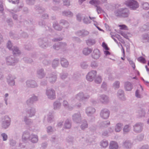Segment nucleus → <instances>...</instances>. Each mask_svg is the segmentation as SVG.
Instances as JSON below:
<instances>
[{
	"mask_svg": "<svg viewBox=\"0 0 149 149\" xmlns=\"http://www.w3.org/2000/svg\"><path fill=\"white\" fill-rule=\"evenodd\" d=\"M1 120L2 121V127L3 128L6 129L10 125L11 120L8 116H2L1 118Z\"/></svg>",
	"mask_w": 149,
	"mask_h": 149,
	"instance_id": "f257e3e1",
	"label": "nucleus"
},
{
	"mask_svg": "<svg viewBox=\"0 0 149 149\" xmlns=\"http://www.w3.org/2000/svg\"><path fill=\"white\" fill-rule=\"evenodd\" d=\"M63 106L67 108L68 106V102L66 100H64L63 103Z\"/></svg>",
	"mask_w": 149,
	"mask_h": 149,
	"instance_id": "864d4df0",
	"label": "nucleus"
},
{
	"mask_svg": "<svg viewBox=\"0 0 149 149\" xmlns=\"http://www.w3.org/2000/svg\"><path fill=\"white\" fill-rule=\"evenodd\" d=\"M86 42L88 45H90L94 44L95 43V41L94 40L89 39L86 41Z\"/></svg>",
	"mask_w": 149,
	"mask_h": 149,
	"instance_id": "72a5a7b5",
	"label": "nucleus"
},
{
	"mask_svg": "<svg viewBox=\"0 0 149 149\" xmlns=\"http://www.w3.org/2000/svg\"><path fill=\"white\" fill-rule=\"evenodd\" d=\"M16 143V142L15 140L13 139H11L10 140V144L12 146H15Z\"/></svg>",
	"mask_w": 149,
	"mask_h": 149,
	"instance_id": "c03bdc74",
	"label": "nucleus"
},
{
	"mask_svg": "<svg viewBox=\"0 0 149 149\" xmlns=\"http://www.w3.org/2000/svg\"><path fill=\"white\" fill-rule=\"evenodd\" d=\"M104 53L106 55H110V54L109 52L107 51H105L104 52Z\"/></svg>",
	"mask_w": 149,
	"mask_h": 149,
	"instance_id": "774afa93",
	"label": "nucleus"
},
{
	"mask_svg": "<svg viewBox=\"0 0 149 149\" xmlns=\"http://www.w3.org/2000/svg\"><path fill=\"white\" fill-rule=\"evenodd\" d=\"M53 105L54 109L56 110L60 108L61 104L59 101H56L54 102Z\"/></svg>",
	"mask_w": 149,
	"mask_h": 149,
	"instance_id": "6ab92c4d",
	"label": "nucleus"
},
{
	"mask_svg": "<svg viewBox=\"0 0 149 149\" xmlns=\"http://www.w3.org/2000/svg\"><path fill=\"white\" fill-rule=\"evenodd\" d=\"M110 124V121L109 120H106L102 122V125L105 127H107L108 125Z\"/></svg>",
	"mask_w": 149,
	"mask_h": 149,
	"instance_id": "a19ab883",
	"label": "nucleus"
},
{
	"mask_svg": "<svg viewBox=\"0 0 149 149\" xmlns=\"http://www.w3.org/2000/svg\"><path fill=\"white\" fill-rule=\"evenodd\" d=\"M113 87L115 89H118L120 87V82L118 81H116L113 84Z\"/></svg>",
	"mask_w": 149,
	"mask_h": 149,
	"instance_id": "c9c22d12",
	"label": "nucleus"
},
{
	"mask_svg": "<svg viewBox=\"0 0 149 149\" xmlns=\"http://www.w3.org/2000/svg\"><path fill=\"white\" fill-rule=\"evenodd\" d=\"M24 121L26 124L29 125L31 124L32 123V120L31 119H29L27 117L25 116L24 119Z\"/></svg>",
	"mask_w": 149,
	"mask_h": 149,
	"instance_id": "c756f323",
	"label": "nucleus"
},
{
	"mask_svg": "<svg viewBox=\"0 0 149 149\" xmlns=\"http://www.w3.org/2000/svg\"><path fill=\"white\" fill-rule=\"evenodd\" d=\"M120 29H127V26L125 25H118Z\"/></svg>",
	"mask_w": 149,
	"mask_h": 149,
	"instance_id": "3c124183",
	"label": "nucleus"
},
{
	"mask_svg": "<svg viewBox=\"0 0 149 149\" xmlns=\"http://www.w3.org/2000/svg\"><path fill=\"white\" fill-rule=\"evenodd\" d=\"M132 144L131 141L129 140H126L123 142V146L127 148H131Z\"/></svg>",
	"mask_w": 149,
	"mask_h": 149,
	"instance_id": "b1692460",
	"label": "nucleus"
},
{
	"mask_svg": "<svg viewBox=\"0 0 149 149\" xmlns=\"http://www.w3.org/2000/svg\"><path fill=\"white\" fill-rule=\"evenodd\" d=\"M143 7L144 9L148 10L149 8V4L147 3H145L143 4Z\"/></svg>",
	"mask_w": 149,
	"mask_h": 149,
	"instance_id": "37998d69",
	"label": "nucleus"
},
{
	"mask_svg": "<svg viewBox=\"0 0 149 149\" xmlns=\"http://www.w3.org/2000/svg\"><path fill=\"white\" fill-rule=\"evenodd\" d=\"M37 73V76L39 78H42L45 76V74L44 72V70L42 69H38Z\"/></svg>",
	"mask_w": 149,
	"mask_h": 149,
	"instance_id": "aec40b11",
	"label": "nucleus"
},
{
	"mask_svg": "<svg viewBox=\"0 0 149 149\" xmlns=\"http://www.w3.org/2000/svg\"><path fill=\"white\" fill-rule=\"evenodd\" d=\"M90 3L92 5H95L97 6V5L99 3V2L97 0H92L90 1Z\"/></svg>",
	"mask_w": 149,
	"mask_h": 149,
	"instance_id": "ea45409f",
	"label": "nucleus"
},
{
	"mask_svg": "<svg viewBox=\"0 0 149 149\" xmlns=\"http://www.w3.org/2000/svg\"><path fill=\"white\" fill-rule=\"evenodd\" d=\"M100 57V52L97 49L95 50L93 52V57L95 59H97Z\"/></svg>",
	"mask_w": 149,
	"mask_h": 149,
	"instance_id": "cd10ccee",
	"label": "nucleus"
},
{
	"mask_svg": "<svg viewBox=\"0 0 149 149\" xmlns=\"http://www.w3.org/2000/svg\"><path fill=\"white\" fill-rule=\"evenodd\" d=\"M108 145V141L105 140H103L100 143L101 146L104 148H106Z\"/></svg>",
	"mask_w": 149,
	"mask_h": 149,
	"instance_id": "2f4dec72",
	"label": "nucleus"
},
{
	"mask_svg": "<svg viewBox=\"0 0 149 149\" xmlns=\"http://www.w3.org/2000/svg\"><path fill=\"white\" fill-rule=\"evenodd\" d=\"M64 126L65 129H70L71 126V121L69 119H67L65 122Z\"/></svg>",
	"mask_w": 149,
	"mask_h": 149,
	"instance_id": "a878e982",
	"label": "nucleus"
},
{
	"mask_svg": "<svg viewBox=\"0 0 149 149\" xmlns=\"http://www.w3.org/2000/svg\"><path fill=\"white\" fill-rule=\"evenodd\" d=\"M29 140L33 143H36L38 140V137L37 135L32 134L30 136Z\"/></svg>",
	"mask_w": 149,
	"mask_h": 149,
	"instance_id": "412c9836",
	"label": "nucleus"
},
{
	"mask_svg": "<svg viewBox=\"0 0 149 149\" xmlns=\"http://www.w3.org/2000/svg\"><path fill=\"white\" fill-rule=\"evenodd\" d=\"M56 74L54 72L49 74V80L50 82L52 83L55 82L56 80Z\"/></svg>",
	"mask_w": 149,
	"mask_h": 149,
	"instance_id": "2eb2a0df",
	"label": "nucleus"
},
{
	"mask_svg": "<svg viewBox=\"0 0 149 149\" xmlns=\"http://www.w3.org/2000/svg\"><path fill=\"white\" fill-rule=\"evenodd\" d=\"M99 98L100 101L102 103L106 104L109 102L108 97L105 95L103 94L100 95Z\"/></svg>",
	"mask_w": 149,
	"mask_h": 149,
	"instance_id": "4468645a",
	"label": "nucleus"
},
{
	"mask_svg": "<svg viewBox=\"0 0 149 149\" xmlns=\"http://www.w3.org/2000/svg\"><path fill=\"white\" fill-rule=\"evenodd\" d=\"M47 143L46 142H44L42 143L41 145V147L43 148L44 149L47 147Z\"/></svg>",
	"mask_w": 149,
	"mask_h": 149,
	"instance_id": "13d9d810",
	"label": "nucleus"
},
{
	"mask_svg": "<svg viewBox=\"0 0 149 149\" xmlns=\"http://www.w3.org/2000/svg\"><path fill=\"white\" fill-rule=\"evenodd\" d=\"M50 140L52 143H55L58 141V139L56 136L54 135L51 137Z\"/></svg>",
	"mask_w": 149,
	"mask_h": 149,
	"instance_id": "58836bf2",
	"label": "nucleus"
},
{
	"mask_svg": "<svg viewBox=\"0 0 149 149\" xmlns=\"http://www.w3.org/2000/svg\"><path fill=\"white\" fill-rule=\"evenodd\" d=\"M46 94L50 99L53 100L56 97L55 92L52 89H47L46 90Z\"/></svg>",
	"mask_w": 149,
	"mask_h": 149,
	"instance_id": "20e7f679",
	"label": "nucleus"
},
{
	"mask_svg": "<svg viewBox=\"0 0 149 149\" xmlns=\"http://www.w3.org/2000/svg\"><path fill=\"white\" fill-rule=\"evenodd\" d=\"M137 60L139 62L143 63H146V60L145 58L142 56H140L138 58Z\"/></svg>",
	"mask_w": 149,
	"mask_h": 149,
	"instance_id": "4c0bfd02",
	"label": "nucleus"
},
{
	"mask_svg": "<svg viewBox=\"0 0 149 149\" xmlns=\"http://www.w3.org/2000/svg\"><path fill=\"white\" fill-rule=\"evenodd\" d=\"M123 126L122 124L118 123L117 124L115 127V131L116 132H119L120 131Z\"/></svg>",
	"mask_w": 149,
	"mask_h": 149,
	"instance_id": "bb28decb",
	"label": "nucleus"
},
{
	"mask_svg": "<svg viewBox=\"0 0 149 149\" xmlns=\"http://www.w3.org/2000/svg\"><path fill=\"white\" fill-rule=\"evenodd\" d=\"M118 145L117 143L114 141L110 142L109 146V149H118Z\"/></svg>",
	"mask_w": 149,
	"mask_h": 149,
	"instance_id": "4be33fe9",
	"label": "nucleus"
},
{
	"mask_svg": "<svg viewBox=\"0 0 149 149\" xmlns=\"http://www.w3.org/2000/svg\"><path fill=\"white\" fill-rule=\"evenodd\" d=\"M27 113L29 115V117H31L34 116L36 113V109L33 107H29L26 111Z\"/></svg>",
	"mask_w": 149,
	"mask_h": 149,
	"instance_id": "f3484780",
	"label": "nucleus"
},
{
	"mask_svg": "<svg viewBox=\"0 0 149 149\" xmlns=\"http://www.w3.org/2000/svg\"><path fill=\"white\" fill-rule=\"evenodd\" d=\"M73 137H72L70 136L67 137L66 140L69 143H72L73 141Z\"/></svg>",
	"mask_w": 149,
	"mask_h": 149,
	"instance_id": "de8ad7c7",
	"label": "nucleus"
},
{
	"mask_svg": "<svg viewBox=\"0 0 149 149\" xmlns=\"http://www.w3.org/2000/svg\"><path fill=\"white\" fill-rule=\"evenodd\" d=\"M125 88L126 91H130L132 88V86L130 82H126L125 84Z\"/></svg>",
	"mask_w": 149,
	"mask_h": 149,
	"instance_id": "5701e85b",
	"label": "nucleus"
},
{
	"mask_svg": "<svg viewBox=\"0 0 149 149\" xmlns=\"http://www.w3.org/2000/svg\"><path fill=\"white\" fill-rule=\"evenodd\" d=\"M97 11L98 13H100L101 12V9L100 7H97Z\"/></svg>",
	"mask_w": 149,
	"mask_h": 149,
	"instance_id": "338daca9",
	"label": "nucleus"
},
{
	"mask_svg": "<svg viewBox=\"0 0 149 149\" xmlns=\"http://www.w3.org/2000/svg\"><path fill=\"white\" fill-rule=\"evenodd\" d=\"M47 120L48 123H51L53 120L54 116L52 113L49 112L47 116Z\"/></svg>",
	"mask_w": 149,
	"mask_h": 149,
	"instance_id": "393cba45",
	"label": "nucleus"
},
{
	"mask_svg": "<svg viewBox=\"0 0 149 149\" xmlns=\"http://www.w3.org/2000/svg\"><path fill=\"white\" fill-rule=\"evenodd\" d=\"M140 149H149V146L148 145H144L142 146Z\"/></svg>",
	"mask_w": 149,
	"mask_h": 149,
	"instance_id": "bf43d9fd",
	"label": "nucleus"
},
{
	"mask_svg": "<svg viewBox=\"0 0 149 149\" xmlns=\"http://www.w3.org/2000/svg\"><path fill=\"white\" fill-rule=\"evenodd\" d=\"M30 136L29 132L27 131L24 132L22 136V141L25 142L30 138Z\"/></svg>",
	"mask_w": 149,
	"mask_h": 149,
	"instance_id": "ddd939ff",
	"label": "nucleus"
},
{
	"mask_svg": "<svg viewBox=\"0 0 149 149\" xmlns=\"http://www.w3.org/2000/svg\"><path fill=\"white\" fill-rule=\"evenodd\" d=\"M102 47L107 50H108L109 49V48L108 47L107 44L104 42H103L102 43Z\"/></svg>",
	"mask_w": 149,
	"mask_h": 149,
	"instance_id": "603ef678",
	"label": "nucleus"
},
{
	"mask_svg": "<svg viewBox=\"0 0 149 149\" xmlns=\"http://www.w3.org/2000/svg\"><path fill=\"white\" fill-rule=\"evenodd\" d=\"M95 111V109L91 107H87L86 110V112L88 116H91Z\"/></svg>",
	"mask_w": 149,
	"mask_h": 149,
	"instance_id": "dca6fc26",
	"label": "nucleus"
},
{
	"mask_svg": "<svg viewBox=\"0 0 149 149\" xmlns=\"http://www.w3.org/2000/svg\"><path fill=\"white\" fill-rule=\"evenodd\" d=\"M27 86L29 87L36 88L38 86L37 84L36 81L33 80H28L26 81Z\"/></svg>",
	"mask_w": 149,
	"mask_h": 149,
	"instance_id": "9d476101",
	"label": "nucleus"
},
{
	"mask_svg": "<svg viewBox=\"0 0 149 149\" xmlns=\"http://www.w3.org/2000/svg\"><path fill=\"white\" fill-rule=\"evenodd\" d=\"M143 124L141 122L136 123L134 126V131L137 133L141 132L143 129Z\"/></svg>",
	"mask_w": 149,
	"mask_h": 149,
	"instance_id": "423d86ee",
	"label": "nucleus"
},
{
	"mask_svg": "<svg viewBox=\"0 0 149 149\" xmlns=\"http://www.w3.org/2000/svg\"><path fill=\"white\" fill-rule=\"evenodd\" d=\"M1 136L3 138V141H6L8 138V135L5 133H2L1 135Z\"/></svg>",
	"mask_w": 149,
	"mask_h": 149,
	"instance_id": "79ce46f5",
	"label": "nucleus"
},
{
	"mask_svg": "<svg viewBox=\"0 0 149 149\" xmlns=\"http://www.w3.org/2000/svg\"><path fill=\"white\" fill-rule=\"evenodd\" d=\"M102 81L101 77L100 76H98L95 79V82L97 84H100Z\"/></svg>",
	"mask_w": 149,
	"mask_h": 149,
	"instance_id": "f704fd0d",
	"label": "nucleus"
},
{
	"mask_svg": "<svg viewBox=\"0 0 149 149\" xmlns=\"http://www.w3.org/2000/svg\"><path fill=\"white\" fill-rule=\"evenodd\" d=\"M68 76V74L67 73L63 72L60 74V77L62 79H64L66 78Z\"/></svg>",
	"mask_w": 149,
	"mask_h": 149,
	"instance_id": "e433bc0d",
	"label": "nucleus"
},
{
	"mask_svg": "<svg viewBox=\"0 0 149 149\" xmlns=\"http://www.w3.org/2000/svg\"><path fill=\"white\" fill-rule=\"evenodd\" d=\"M47 82L46 80H43L41 81L40 83V85L42 86H45L47 85Z\"/></svg>",
	"mask_w": 149,
	"mask_h": 149,
	"instance_id": "4d7b16f0",
	"label": "nucleus"
},
{
	"mask_svg": "<svg viewBox=\"0 0 149 149\" xmlns=\"http://www.w3.org/2000/svg\"><path fill=\"white\" fill-rule=\"evenodd\" d=\"M81 104L80 103H77L74 105V107H77V108H79L81 107Z\"/></svg>",
	"mask_w": 149,
	"mask_h": 149,
	"instance_id": "e2e57ef3",
	"label": "nucleus"
},
{
	"mask_svg": "<svg viewBox=\"0 0 149 149\" xmlns=\"http://www.w3.org/2000/svg\"><path fill=\"white\" fill-rule=\"evenodd\" d=\"M53 131V129L51 126H49L47 127V132L48 133L52 132Z\"/></svg>",
	"mask_w": 149,
	"mask_h": 149,
	"instance_id": "49530a36",
	"label": "nucleus"
},
{
	"mask_svg": "<svg viewBox=\"0 0 149 149\" xmlns=\"http://www.w3.org/2000/svg\"><path fill=\"white\" fill-rule=\"evenodd\" d=\"M101 88L104 90H106L107 88V84L105 82H103Z\"/></svg>",
	"mask_w": 149,
	"mask_h": 149,
	"instance_id": "09e8293b",
	"label": "nucleus"
},
{
	"mask_svg": "<svg viewBox=\"0 0 149 149\" xmlns=\"http://www.w3.org/2000/svg\"><path fill=\"white\" fill-rule=\"evenodd\" d=\"M139 90L137 89L135 92V95L138 98H140L141 97V95L139 93Z\"/></svg>",
	"mask_w": 149,
	"mask_h": 149,
	"instance_id": "5fc2aeb1",
	"label": "nucleus"
},
{
	"mask_svg": "<svg viewBox=\"0 0 149 149\" xmlns=\"http://www.w3.org/2000/svg\"><path fill=\"white\" fill-rule=\"evenodd\" d=\"M123 130L124 134H126L129 132L130 131L129 125H126L123 128Z\"/></svg>",
	"mask_w": 149,
	"mask_h": 149,
	"instance_id": "473e14b6",
	"label": "nucleus"
},
{
	"mask_svg": "<svg viewBox=\"0 0 149 149\" xmlns=\"http://www.w3.org/2000/svg\"><path fill=\"white\" fill-rule=\"evenodd\" d=\"M115 14L117 16L127 17L128 16L129 11L127 8H121L117 10L115 12Z\"/></svg>",
	"mask_w": 149,
	"mask_h": 149,
	"instance_id": "f03ea898",
	"label": "nucleus"
},
{
	"mask_svg": "<svg viewBox=\"0 0 149 149\" xmlns=\"http://www.w3.org/2000/svg\"><path fill=\"white\" fill-rule=\"evenodd\" d=\"M16 77L14 75H12L10 74L8 75L7 77V82L8 84L10 86H13L15 85V79Z\"/></svg>",
	"mask_w": 149,
	"mask_h": 149,
	"instance_id": "6e6552de",
	"label": "nucleus"
},
{
	"mask_svg": "<svg viewBox=\"0 0 149 149\" xmlns=\"http://www.w3.org/2000/svg\"><path fill=\"white\" fill-rule=\"evenodd\" d=\"M88 127L87 121L85 120H83L82 122V124L81 126V128L82 130H84Z\"/></svg>",
	"mask_w": 149,
	"mask_h": 149,
	"instance_id": "c85d7f7f",
	"label": "nucleus"
},
{
	"mask_svg": "<svg viewBox=\"0 0 149 149\" xmlns=\"http://www.w3.org/2000/svg\"><path fill=\"white\" fill-rule=\"evenodd\" d=\"M73 121L77 123H79L81 122L82 118L80 112L74 113L72 116Z\"/></svg>",
	"mask_w": 149,
	"mask_h": 149,
	"instance_id": "39448f33",
	"label": "nucleus"
},
{
	"mask_svg": "<svg viewBox=\"0 0 149 149\" xmlns=\"http://www.w3.org/2000/svg\"><path fill=\"white\" fill-rule=\"evenodd\" d=\"M64 4L65 5L69 6L70 5V3L68 1L65 0L64 1Z\"/></svg>",
	"mask_w": 149,
	"mask_h": 149,
	"instance_id": "0e129e2a",
	"label": "nucleus"
},
{
	"mask_svg": "<svg viewBox=\"0 0 149 149\" xmlns=\"http://www.w3.org/2000/svg\"><path fill=\"white\" fill-rule=\"evenodd\" d=\"M74 107V106H68V107L67 108H68V110H69L70 111H71V110H72L73 109Z\"/></svg>",
	"mask_w": 149,
	"mask_h": 149,
	"instance_id": "69168bd1",
	"label": "nucleus"
},
{
	"mask_svg": "<svg viewBox=\"0 0 149 149\" xmlns=\"http://www.w3.org/2000/svg\"><path fill=\"white\" fill-rule=\"evenodd\" d=\"M145 112L144 111L141 110L139 111V115L140 117H142L145 116Z\"/></svg>",
	"mask_w": 149,
	"mask_h": 149,
	"instance_id": "8fccbe9b",
	"label": "nucleus"
},
{
	"mask_svg": "<svg viewBox=\"0 0 149 149\" xmlns=\"http://www.w3.org/2000/svg\"><path fill=\"white\" fill-rule=\"evenodd\" d=\"M117 95L121 100L123 101L126 100L124 96V92L122 90L119 89L118 90L117 92Z\"/></svg>",
	"mask_w": 149,
	"mask_h": 149,
	"instance_id": "a211bd4d",
	"label": "nucleus"
},
{
	"mask_svg": "<svg viewBox=\"0 0 149 149\" xmlns=\"http://www.w3.org/2000/svg\"><path fill=\"white\" fill-rule=\"evenodd\" d=\"M38 100V97L35 95H33L26 101V103L28 106H30L33 103L37 101Z\"/></svg>",
	"mask_w": 149,
	"mask_h": 149,
	"instance_id": "9b49d317",
	"label": "nucleus"
},
{
	"mask_svg": "<svg viewBox=\"0 0 149 149\" xmlns=\"http://www.w3.org/2000/svg\"><path fill=\"white\" fill-rule=\"evenodd\" d=\"M89 97L88 95H84L82 92H80L76 96L77 98L80 101L88 99Z\"/></svg>",
	"mask_w": 149,
	"mask_h": 149,
	"instance_id": "f8f14e48",
	"label": "nucleus"
},
{
	"mask_svg": "<svg viewBox=\"0 0 149 149\" xmlns=\"http://www.w3.org/2000/svg\"><path fill=\"white\" fill-rule=\"evenodd\" d=\"M125 4L133 10L136 9L139 7L138 3L133 0H128L126 1Z\"/></svg>",
	"mask_w": 149,
	"mask_h": 149,
	"instance_id": "7ed1b4c3",
	"label": "nucleus"
},
{
	"mask_svg": "<svg viewBox=\"0 0 149 149\" xmlns=\"http://www.w3.org/2000/svg\"><path fill=\"white\" fill-rule=\"evenodd\" d=\"M97 72L95 70H92L89 72L86 75V79L88 81H91L95 78Z\"/></svg>",
	"mask_w": 149,
	"mask_h": 149,
	"instance_id": "1a4fd4ad",
	"label": "nucleus"
},
{
	"mask_svg": "<svg viewBox=\"0 0 149 149\" xmlns=\"http://www.w3.org/2000/svg\"><path fill=\"white\" fill-rule=\"evenodd\" d=\"M110 111L107 109H103L101 111L100 115L101 117L104 119H107L109 116Z\"/></svg>",
	"mask_w": 149,
	"mask_h": 149,
	"instance_id": "0eeeda50",
	"label": "nucleus"
},
{
	"mask_svg": "<svg viewBox=\"0 0 149 149\" xmlns=\"http://www.w3.org/2000/svg\"><path fill=\"white\" fill-rule=\"evenodd\" d=\"M143 138L144 135L143 134H141L137 136V139L138 141H142L143 139Z\"/></svg>",
	"mask_w": 149,
	"mask_h": 149,
	"instance_id": "a18cd8bd",
	"label": "nucleus"
},
{
	"mask_svg": "<svg viewBox=\"0 0 149 149\" xmlns=\"http://www.w3.org/2000/svg\"><path fill=\"white\" fill-rule=\"evenodd\" d=\"M14 54H19V50L17 48H15L13 50Z\"/></svg>",
	"mask_w": 149,
	"mask_h": 149,
	"instance_id": "6e6d98bb",
	"label": "nucleus"
},
{
	"mask_svg": "<svg viewBox=\"0 0 149 149\" xmlns=\"http://www.w3.org/2000/svg\"><path fill=\"white\" fill-rule=\"evenodd\" d=\"M11 46H12V45H11V43L10 42V41H9L8 42V43L7 44V47L9 49H10L11 47Z\"/></svg>",
	"mask_w": 149,
	"mask_h": 149,
	"instance_id": "680f3d73",
	"label": "nucleus"
},
{
	"mask_svg": "<svg viewBox=\"0 0 149 149\" xmlns=\"http://www.w3.org/2000/svg\"><path fill=\"white\" fill-rule=\"evenodd\" d=\"M92 51L91 49L86 48L83 50V53L84 55H87L90 54Z\"/></svg>",
	"mask_w": 149,
	"mask_h": 149,
	"instance_id": "7c9ffc66",
	"label": "nucleus"
},
{
	"mask_svg": "<svg viewBox=\"0 0 149 149\" xmlns=\"http://www.w3.org/2000/svg\"><path fill=\"white\" fill-rule=\"evenodd\" d=\"M10 2H11L13 3H18L19 0H8Z\"/></svg>",
	"mask_w": 149,
	"mask_h": 149,
	"instance_id": "052dcab7",
	"label": "nucleus"
}]
</instances>
